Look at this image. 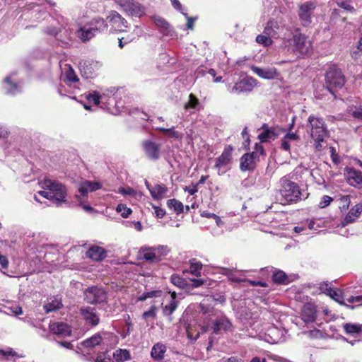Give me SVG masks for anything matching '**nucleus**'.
I'll return each mask as SVG.
<instances>
[{
    "mask_svg": "<svg viewBox=\"0 0 362 362\" xmlns=\"http://www.w3.org/2000/svg\"><path fill=\"white\" fill-rule=\"evenodd\" d=\"M285 140H288L289 141H298L300 140V136L298 134L294 132H288L285 136L283 137Z\"/></svg>",
    "mask_w": 362,
    "mask_h": 362,
    "instance_id": "54",
    "label": "nucleus"
},
{
    "mask_svg": "<svg viewBox=\"0 0 362 362\" xmlns=\"http://www.w3.org/2000/svg\"><path fill=\"white\" fill-rule=\"evenodd\" d=\"M142 146L146 156L151 160H157L160 157V145L150 140H145Z\"/></svg>",
    "mask_w": 362,
    "mask_h": 362,
    "instance_id": "13",
    "label": "nucleus"
},
{
    "mask_svg": "<svg viewBox=\"0 0 362 362\" xmlns=\"http://www.w3.org/2000/svg\"><path fill=\"white\" fill-rule=\"evenodd\" d=\"M80 313L86 324L95 327L100 323V316L96 309L90 306H82Z\"/></svg>",
    "mask_w": 362,
    "mask_h": 362,
    "instance_id": "10",
    "label": "nucleus"
},
{
    "mask_svg": "<svg viewBox=\"0 0 362 362\" xmlns=\"http://www.w3.org/2000/svg\"><path fill=\"white\" fill-rule=\"evenodd\" d=\"M171 283L180 288H185L187 286V283L185 279L179 275L173 274L170 277Z\"/></svg>",
    "mask_w": 362,
    "mask_h": 362,
    "instance_id": "38",
    "label": "nucleus"
},
{
    "mask_svg": "<svg viewBox=\"0 0 362 362\" xmlns=\"http://www.w3.org/2000/svg\"><path fill=\"white\" fill-rule=\"evenodd\" d=\"M100 188L101 185L98 182L84 181L81 183L78 192L83 197H85L89 192H94Z\"/></svg>",
    "mask_w": 362,
    "mask_h": 362,
    "instance_id": "20",
    "label": "nucleus"
},
{
    "mask_svg": "<svg viewBox=\"0 0 362 362\" xmlns=\"http://www.w3.org/2000/svg\"><path fill=\"white\" fill-rule=\"evenodd\" d=\"M202 269V264L197 262L195 259H192L190 260V267L189 272L196 276H199L201 274V270Z\"/></svg>",
    "mask_w": 362,
    "mask_h": 362,
    "instance_id": "36",
    "label": "nucleus"
},
{
    "mask_svg": "<svg viewBox=\"0 0 362 362\" xmlns=\"http://www.w3.org/2000/svg\"><path fill=\"white\" fill-rule=\"evenodd\" d=\"M103 339L100 333H96L92 337L81 342V345L86 348H93L101 344Z\"/></svg>",
    "mask_w": 362,
    "mask_h": 362,
    "instance_id": "27",
    "label": "nucleus"
},
{
    "mask_svg": "<svg viewBox=\"0 0 362 362\" xmlns=\"http://www.w3.org/2000/svg\"><path fill=\"white\" fill-rule=\"evenodd\" d=\"M78 33L80 38L83 41H88L98 34L89 24L81 28Z\"/></svg>",
    "mask_w": 362,
    "mask_h": 362,
    "instance_id": "30",
    "label": "nucleus"
},
{
    "mask_svg": "<svg viewBox=\"0 0 362 362\" xmlns=\"http://www.w3.org/2000/svg\"><path fill=\"white\" fill-rule=\"evenodd\" d=\"M0 265L4 269H7L8 267V259L6 258V256L1 255V253H0Z\"/></svg>",
    "mask_w": 362,
    "mask_h": 362,
    "instance_id": "63",
    "label": "nucleus"
},
{
    "mask_svg": "<svg viewBox=\"0 0 362 362\" xmlns=\"http://www.w3.org/2000/svg\"><path fill=\"white\" fill-rule=\"evenodd\" d=\"M279 192L284 199L288 203L301 200V192L298 185L288 177L284 176L279 180Z\"/></svg>",
    "mask_w": 362,
    "mask_h": 362,
    "instance_id": "1",
    "label": "nucleus"
},
{
    "mask_svg": "<svg viewBox=\"0 0 362 362\" xmlns=\"http://www.w3.org/2000/svg\"><path fill=\"white\" fill-rule=\"evenodd\" d=\"M228 322L218 320H216L212 326V330L214 334H218L221 329H225L226 328V324Z\"/></svg>",
    "mask_w": 362,
    "mask_h": 362,
    "instance_id": "43",
    "label": "nucleus"
},
{
    "mask_svg": "<svg viewBox=\"0 0 362 362\" xmlns=\"http://www.w3.org/2000/svg\"><path fill=\"white\" fill-rule=\"evenodd\" d=\"M106 20L112 32H124L128 28L127 21L117 11H112Z\"/></svg>",
    "mask_w": 362,
    "mask_h": 362,
    "instance_id": "7",
    "label": "nucleus"
},
{
    "mask_svg": "<svg viewBox=\"0 0 362 362\" xmlns=\"http://www.w3.org/2000/svg\"><path fill=\"white\" fill-rule=\"evenodd\" d=\"M116 2L123 8V10L125 11L127 8H129V6L134 0H115Z\"/></svg>",
    "mask_w": 362,
    "mask_h": 362,
    "instance_id": "57",
    "label": "nucleus"
},
{
    "mask_svg": "<svg viewBox=\"0 0 362 362\" xmlns=\"http://www.w3.org/2000/svg\"><path fill=\"white\" fill-rule=\"evenodd\" d=\"M233 148L230 146L225 148L223 153L216 160L215 168L221 170L223 167H226L231 160Z\"/></svg>",
    "mask_w": 362,
    "mask_h": 362,
    "instance_id": "17",
    "label": "nucleus"
},
{
    "mask_svg": "<svg viewBox=\"0 0 362 362\" xmlns=\"http://www.w3.org/2000/svg\"><path fill=\"white\" fill-rule=\"evenodd\" d=\"M301 316L305 322H314L317 317L315 306L312 303L305 304L302 308Z\"/></svg>",
    "mask_w": 362,
    "mask_h": 362,
    "instance_id": "18",
    "label": "nucleus"
},
{
    "mask_svg": "<svg viewBox=\"0 0 362 362\" xmlns=\"http://www.w3.org/2000/svg\"><path fill=\"white\" fill-rule=\"evenodd\" d=\"M167 205L169 209H173L177 214H180L184 211L182 203L175 199L168 200Z\"/></svg>",
    "mask_w": 362,
    "mask_h": 362,
    "instance_id": "34",
    "label": "nucleus"
},
{
    "mask_svg": "<svg viewBox=\"0 0 362 362\" xmlns=\"http://www.w3.org/2000/svg\"><path fill=\"white\" fill-rule=\"evenodd\" d=\"M95 362H114L107 353H102L97 356Z\"/></svg>",
    "mask_w": 362,
    "mask_h": 362,
    "instance_id": "52",
    "label": "nucleus"
},
{
    "mask_svg": "<svg viewBox=\"0 0 362 362\" xmlns=\"http://www.w3.org/2000/svg\"><path fill=\"white\" fill-rule=\"evenodd\" d=\"M113 357L117 362H124L130 359V353L127 349H117L113 354Z\"/></svg>",
    "mask_w": 362,
    "mask_h": 362,
    "instance_id": "32",
    "label": "nucleus"
},
{
    "mask_svg": "<svg viewBox=\"0 0 362 362\" xmlns=\"http://www.w3.org/2000/svg\"><path fill=\"white\" fill-rule=\"evenodd\" d=\"M286 47L289 48L298 55H308L312 52L310 40L301 33H296L291 39L285 42Z\"/></svg>",
    "mask_w": 362,
    "mask_h": 362,
    "instance_id": "2",
    "label": "nucleus"
},
{
    "mask_svg": "<svg viewBox=\"0 0 362 362\" xmlns=\"http://www.w3.org/2000/svg\"><path fill=\"white\" fill-rule=\"evenodd\" d=\"M64 76L66 79L69 82L75 83L78 81V78L74 70L70 66H68L67 69L65 71Z\"/></svg>",
    "mask_w": 362,
    "mask_h": 362,
    "instance_id": "41",
    "label": "nucleus"
},
{
    "mask_svg": "<svg viewBox=\"0 0 362 362\" xmlns=\"http://www.w3.org/2000/svg\"><path fill=\"white\" fill-rule=\"evenodd\" d=\"M167 348L163 343L158 342L155 344L151 351V356L155 361H160L164 358Z\"/></svg>",
    "mask_w": 362,
    "mask_h": 362,
    "instance_id": "22",
    "label": "nucleus"
},
{
    "mask_svg": "<svg viewBox=\"0 0 362 362\" xmlns=\"http://www.w3.org/2000/svg\"><path fill=\"white\" fill-rule=\"evenodd\" d=\"M178 302L174 300H170L169 303L163 306V313L164 315L170 316L177 309Z\"/></svg>",
    "mask_w": 362,
    "mask_h": 362,
    "instance_id": "35",
    "label": "nucleus"
},
{
    "mask_svg": "<svg viewBox=\"0 0 362 362\" xmlns=\"http://www.w3.org/2000/svg\"><path fill=\"white\" fill-rule=\"evenodd\" d=\"M344 332L350 336L357 337L362 333V325L359 323H344L342 325Z\"/></svg>",
    "mask_w": 362,
    "mask_h": 362,
    "instance_id": "23",
    "label": "nucleus"
},
{
    "mask_svg": "<svg viewBox=\"0 0 362 362\" xmlns=\"http://www.w3.org/2000/svg\"><path fill=\"white\" fill-rule=\"evenodd\" d=\"M291 141H288L287 139L285 140L282 138L281 139V148L284 151H289L291 148Z\"/></svg>",
    "mask_w": 362,
    "mask_h": 362,
    "instance_id": "62",
    "label": "nucleus"
},
{
    "mask_svg": "<svg viewBox=\"0 0 362 362\" xmlns=\"http://www.w3.org/2000/svg\"><path fill=\"white\" fill-rule=\"evenodd\" d=\"M4 82L7 94L14 95L18 91L17 84L11 82L10 77H6Z\"/></svg>",
    "mask_w": 362,
    "mask_h": 362,
    "instance_id": "39",
    "label": "nucleus"
},
{
    "mask_svg": "<svg viewBox=\"0 0 362 362\" xmlns=\"http://www.w3.org/2000/svg\"><path fill=\"white\" fill-rule=\"evenodd\" d=\"M62 304L60 300L56 298H49L44 305V309L46 313L55 311L62 307Z\"/></svg>",
    "mask_w": 362,
    "mask_h": 362,
    "instance_id": "31",
    "label": "nucleus"
},
{
    "mask_svg": "<svg viewBox=\"0 0 362 362\" xmlns=\"http://www.w3.org/2000/svg\"><path fill=\"white\" fill-rule=\"evenodd\" d=\"M329 296L334 299L335 301L338 302L341 305H344V303L343 301V296L341 290L334 288V289L329 290Z\"/></svg>",
    "mask_w": 362,
    "mask_h": 362,
    "instance_id": "40",
    "label": "nucleus"
},
{
    "mask_svg": "<svg viewBox=\"0 0 362 362\" xmlns=\"http://www.w3.org/2000/svg\"><path fill=\"white\" fill-rule=\"evenodd\" d=\"M86 256L94 261H101L106 257V252L100 247L93 246L87 251Z\"/></svg>",
    "mask_w": 362,
    "mask_h": 362,
    "instance_id": "21",
    "label": "nucleus"
},
{
    "mask_svg": "<svg viewBox=\"0 0 362 362\" xmlns=\"http://www.w3.org/2000/svg\"><path fill=\"white\" fill-rule=\"evenodd\" d=\"M140 254L142 255L143 259L151 263L159 262L152 247H141L140 250Z\"/></svg>",
    "mask_w": 362,
    "mask_h": 362,
    "instance_id": "29",
    "label": "nucleus"
},
{
    "mask_svg": "<svg viewBox=\"0 0 362 362\" xmlns=\"http://www.w3.org/2000/svg\"><path fill=\"white\" fill-rule=\"evenodd\" d=\"M332 201H333V199L331 197H329L328 195H324L321 198V200L318 204V206L320 209H324L326 206H329Z\"/></svg>",
    "mask_w": 362,
    "mask_h": 362,
    "instance_id": "50",
    "label": "nucleus"
},
{
    "mask_svg": "<svg viewBox=\"0 0 362 362\" xmlns=\"http://www.w3.org/2000/svg\"><path fill=\"white\" fill-rule=\"evenodd\" d=\"M340 203L341 204L340 209L341 210H346L351 203L350 197L349 195L342 196L340 198Z\"/></svg>",
    "mask_w": 362,
    "mask_h": 362,
    "instance_id": "53",
    "label": "nucleus"
},
{
    "mask_svg": "<svg viewBox=\"0 0 362 362\" xmlns=\"http://www.w3.org/2000/svg\"><path fill=\"white\" fill-rule=\"evenodd\" d=\"M199 104V100L197 98L193 95L189 94V100L185 104V109L189 110L190 108H195Z\"/></svg>",
    "mask_w": 362,
    "mask_h": 362,
    "instance_id": "44",
    "label": "nucleus"
},
{
    "mask_svg": "<svg viewBox=\"0 0 362 362\" xmlns=\"http://www.w3.org/2000/svg\"><path fill=\"white\" fill-rule=\"evenodd\" d=\"M100 67V63L93 60H85L79 63L81 74L86 78L95 76Z\"/></svg>",
    "mask_w": 362,
    "mask_h": 362,
    "instance_id": "8",
    "label": "nucleus"
},
{
    "mask_svg": "<svg viewBox=\"0 0 362 362\" xmlns=\"http://www.w3.org/2000/svg\"><path fill=\"white\" fill-rule=\"evenodd\" d=\"M362 213V203H358L354 205L346 215L344 220L341 221V226H346L350 223H354Z\"/></svg>",
    "mask_w": 362,
    "mask_h": 362,
    "instance_id": "16",
    "label": "nucleus"
},
{
    "mask_svg": "<svg viewBox=\"0 0 362 362\" xmlns=\"http://www.w3.org/2000/svg\"><path fill=\"white\" fill-rule=\"evenodd\" d=\"M41 185L42 188L49 191L50 194L52 195L51 199L55 201L57 205L66 202L67 190L64 185L49 178H45Z\"/></svg>",
    "mask_w": 362,
    "mask_h": 362,
    "instance_id": "4",
    "label": "nucleus"
},
{
    "mask_svg": "<svg viewBox=\"0 0 362 362\" xmlns=\"http://www.w3.org/2000/svg\"><path fill=\"white\" fill-rule=\"evenodd\" d=\"M157 310L158 308L156 305H151L148 310L145 311L143 313L142 317L145 320L148 319V317L156 318Z\"/></svg>",
    "mask_w": 362,
    "mask_h": 362,
    "instance_id": "48",
    "label": "nucleus"
},
{
    "mask_svg": "<svg viewBox=\"0 0 362 362\" xmlns=\"http://www.w3.org/2000/svg\"><path fill=\"white\" fill-rule=\"evenodd\" d=\"M256 41L259 44L264 45V46H269L272 42V40L270 37L264 35H257L256 37Z\"/></svg>",
    "mask_w": 362,
    "mask_h": 362,
    "instance_id": "49",
    "label": "nucleus"
},
{
    "mask_svg": "<svg viewBox=\"0 0 362 362\" xmlns=\"http://www.w3.org/2000/svg\"><path fill=\"white\" fill-rule=\"evenodd\" d=\"M153 21L156 26L163 29H168L169 27L168 23L163 18L160 16H155Z\"/></svg>",
    "mask_w": 362,
    "mask_h": 362,
    "instance_id": "47",
    "label": "nucleus"
},
{
    "mask_svg": "<svg viewBox=\"0 0 362 362\" xmlns=\"http://www.w3.org/2000/svg\"><path fill=\"white\" fill-rule=\"evenodd\" d=\"M272 279L275 283L281 284H286L289 282L288 276L281 270H276L274 272Z\"/></svg>",
    "mask_w": 362,
    "mask_h": 362,
    "instance_id": "33",
    "label": "nucleus"
},
{
    "mask_svg": "<svg viewBox=\"0 0 362 362\" xmlns=\"http://www.w3.org/2000/svg\"><path fill=\"white\" fill-rule=\"evenodd\" d=\"M337 4L339 7L342 8L347 11L352 13L355 11L354 7L351 4L349 0L338 1H337Z\"/></svg>",
    "mask_w": 362,
    "mask_h": 362,
    "instance_id": "46",
    "label": "nucleus"
},
{
    "mask_svg": "<svg viewBox=\"0 0 362 362\" xmlns=\"http://www.w3.org/2000/svg\"><path fill=\"white\" fill-rule=\"evenodd\" d=\"M273 28H277V23L274 21H269L267 23V27L265 28L266 33L268 34V35H271L270 29H272Z\"/></svg>",
    "mask_w": 362,
    "mask_h": 362,
    "instance_id": "60",
    "label": "nucleus"
},
{
    "mask_svg": "<svg viewBox=\"0 0 362 362\" xmlns=\"http://www.w3.org/2000/svg\"><path fill=\"white\" fill-rule=\"evenodd\" d=\"M308 121L310 129V136L316 143V148L320 146L325 138L327 136V129L322 118L313 115L309 116Z\"/></svg>",
    "mask_w": 362,
    "mask_h": 362,
    "instance_id": "3",
    "label": "nucleus"
},
{
    "mask_svg": "<svg viewBox=\"0 0 362 362\" xmlns=\"http://www.w3.org/2000/svg\"><path fill=\"white\" fill-rule=\"evenodd\" d=\"M347 302L349 303H359L360 305L362 304V296H351L346 299Z\"/></svg>",
    "mask_w": 362,
    "mask_h": 362,
    "instance_id": "58",
    "label": "nucleus"
},
{
    "mask_svg": "<svg viewBox=\"0 0 362 362\" xmlns=\"http://www.w3.org/2000/svg\"><path fill=\"white\" fill-rule=\"evenodd\" d=\"M344 174L348 184L355 188L362 189V173L354 168L346 167Z\"/></svg>",
    "mask_w": 362,
    "mask_h": 362,
    "instance_id": "11",
    "label": "nucleus"
},
{
    "mask_svg": "<svg viewBox=\"0 0 362 362\" xmlns=\"http://www.w3.org/2000/svg\"><path fill=\"white\" fill-rule=\"evenodd\" d=\"M168 136L177 140H181L183 138V134L176 131L174 127L170 128L169 132L168 133Z\"/></svg>",
    "mask_w": 362,
    "mask_h": 362,
    "instance_id": "51",
    "label": "nucleus"
},
{
    "mask_svg": "<svg viewBox=\"0 0 362 362\" xmlns=\"http://www.w3.org/2000/svg\"><path fill=\"white\" fill-rule=\"evenodd\" d=\"M258 160L255 158V153H245L240 158V168L242 171H252L256 167V163Z\"/></svg>",
    "mask_w": 362,
    "mask_h": 362,
    "instance_id": "14",
    "label": "nucleus"
},
{
    "mask_svg": "<svg viewBox=\"0 0 362 362\" xmlns=\"http://www.w3.org/2000/svg\"><path fill=\"white\" fill-rule=\"evenodd\" d=\"M83 295L84 300L89 304L101 303L107 299L105 291L98 286L88 287L84 291Z\"/></svg>",
    "mask_w": 362,
    "mask_h": 362,
    "instance_id": "6",
    "label": "nucleus"
},
{
    "mask_svg": "<svg viewBox=\"0 0 362 362\" xmlns=\"http://www.w3.org/2000/svg\"><path fill=\"white\" fill-rule=\"evenodd\" d=\"M104 95H100L98 91H93L91 93H89L86 98L89 103H93L95 105H99L100 103V100L103 98Z\"/></svg>",
    "mask_w": 362,
    "mask_h": 362,
    "instance_id": "42",
    "label": "nucleus"
},
{
    "mask_svg": "<svg viewBox=\"0 0 362 362\" xmlns=\"http://www.w3.org/2000/svg\"><path fill=\"white\" fill-rule=\"evenodd\" d=\"M168 191V187L164 185H156L149 189L151 197L157 200L163 199Z\"/></svg>",
    "mask_w": 362,
    "mask_h": 362,
    "instance_id": "26",
    "label": "nucleus"
},
{
    "mask_svg": "<svg viewBox=\"0 0 362 362\" xmlns=\"http://www.w3.org/2000/svg\"><path fill=\"white\" fill-rule=\"evenodd\" d=\"M255 86V79L252 78H245L235 83L233 86H228V90L232 94H240L250 92Z\"/></svg>",
    "mask_w": 362,
    "mask_h": 362,
    "instance_id": "9",
    "label": "nucleus"
},
{
    "mask_svg": "<svg viewBox=\"0 0 362 362\" xmlns=\"http://www.w3.org/2000/svg\"><path fill=\"white\" fill-rule=\"evenodd\" d=\"M153 207L155 210V214L156 216L158 217V218H163L165 214V211L163 209H161L160 207L159 206H154L153 205Z\"/></svg>",
    "mask_w": 362,
    "mask_h": 362,
    "instance_id": "59",
    "label": "nucleus"
},
{
    "mask_svg": "<svg viewBox=\"0 0 362 362\" xmlns=\"http://www.w3.org/2000/svg\"><path fill=\"white\" fill-rule=\"evenodd\" d=\"M116 211L121 213V216L123 218H127L132 212L130 208L122 204H119L117 206Z\"/></svg>",
    "mask_w": 362,
    "mask_h": 362,
    "instance_id": "45",
    "label": "nucleus"
},
{
    "mask_svg": "<svg viewBox=\"0 0 362 362\" xmlns=\"http://www.w3.org/2000/svg\"><path fill=\"white\" fill-rule=\"evenodd\" d=\"M351 115L355 118L362 119V107L355 110Z\"/></svg>",
    "mask_w": 362,
    "mask_h": 362,
    "instance_id": "64",
    "label": "nucleus"
},
{
    "mask_svg": "<svg viewBox=\"0 0 362 362\" xmlns=\"http://www.w3.org/2000/svg\"><path fill=\"white\" fill-rule=\"evenodd\" d=\"M153 252H155L156 255L157 256L158 262L161 261L163 258L166 256L170 250L167 246L165 245H158L157 247H152Z\"/></svg>",
    "mask_w": 362,
    "mask_h": 362,
    "instance_id": "37",
    "label": "nucleus"
},
{
    "mask_svg": "<svg viewBox=\"0 0 362 362\" xmlns=\"http://www.w3.org/2000/svg\"><path fill=\"white\" fill-rule=\"evenodd\" d=\"M129 16L140 18L145 15V8L139 3L133 1L125 11Z\"/></svg>",
    "mask_w": 362,
    "mask_h": 362,
    "instance_id": "24",
    "label": "nucleus"
},
{
    "mask_svg": "<svg viewBox=\"0 0 362 362\" xmlns=\"http://www.w3.org/2000/svg\"><path fill=\"white\" fill-rule=\"evenodd\" d=\"M320 289L321 291L325 293L326 295L329 296V290L334 289V288L329 286V284L327 283H322L320 286Z\"/></svg>",
    "mask_w": 362,
    "mask_h": 362,
    "instance_id": "61",
    "label": "nucleus"
},
{
    "mask_svg": "<svg viewBox=\"0 0 362 362\" xmlns=\"http://www.w3.org/2000/svg\"><path fill=\"white\" fill-rule=\"evenodd\" d=\"M251 69L254 73L258 75L259 77L264 79H274L279 76V73L276 68L268 67V68H259L258 66H252Z\"/></svg>",
    "mask_w": 362,
    "mask_h": 362,
    "instance_id": "15",
    "label": "nucleus"
},
{
    "mask_svg": "<svg viewBox=\"0 0 362 362\" xmlns=\"http://www.w3.org/2000/svg\"><path fill=\"white\" fill-rule=\"evenodd\" d=\"M118 193L122 195H135L137 192L132 187H120L118 189Z\"/></svg>",
    "mask_w": 362,
    "mask_h": 362,
    "instance_id": "55",
    "label": "nucleus"
},
{
    "mask_svg": "<svg viewBox=\"0 0 362 362\" xmlns=\"http://www.w3.org/2000/svg\"><path fill=\"white\" fill-rule=\"evenodd\" d=\"M326 86L328 90L334 94V90L341 88L345 83L344 76L336 66L331 67L325 74Z\"/></svg>",
    "mask_w": 362,
    "mask_h": 362,
    "instance_id": "5",
    "label": "nucleus"
},
{
    "mask_svg": "<svg viewBox=\"0 0 362 362\" xmlns=\"http://www.w3.org/2000/svg\"><path fill=\"white\" fill-rule=\"evenodd\" d=\"M51 332L57 335L69 336L71 334L70 327L64 322H54L49 326Z\"/></svg>",
    "mask_w": 362,
    "mask_h": 362,
    "instance_id": "19",
    "label": "nucleus"
},
{
    "mask_svg": "<svg viewBox=\"0 0 362 362\" xmlns=\"http://www.w3.org/2000/svg\"><path fill=\"white\" fill-rule=\"evenodd\" d=\"M276 130L277 128L276 127L264 129L258 135V139L261 142H267L270 140H274L278 135Z\"/></svg>",
    "mask_w": 362,
    "mask_h": 362,
    "instance_id": "28",
    "label": "nucleus"
},
{
    "mask_svg": "<svg viewBox=\"0 0 362 362\" xmlns=\"http://www.w3.org/2000/svg\"><path fill=\"white\" fill-rule=\"evenodd\" d=\"M315 7V4L310 1L305 2L300 6L298 16L304 26L311 23V15Z\"/></svg>",
    "mask_w": 362,
    "mask_h": 362,
    "instance_id": "12",
    "label": "nucleus"
},
{
    "mask_svg": "<svg viewBox=\"0 0 362 362\" xmlns=\"http://www.w3.org/2000/svg\"><path fill=\"white\" fill-rule=\"evenodd\" d=\"M252 153H255V158L259 160V156L264 153V149L261 144H256L255 151Z\"/></svg>",
    "mask_w": 362,
    "mask_h": 362,
    "instance_id": "56",
    "label": "nucleus"
},
{
    "mask_svg": "<svg viewBox=\"0 0 362 362\" xmlns=\"http://www.w3.org/2000/svg\"><path fill=\"white\" fill-rule=\"evenodd\" d=\"M89 25L95 30L97 33L107 31L108 29V23L106 21L100 17L93 18Z\"/></svg>",
    "mask_w": 362,
    "mask_h": 362,
    "instance_id": "25",
    "label": "nucleus"
}]
</instances>
